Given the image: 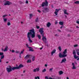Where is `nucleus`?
Listing matches in <instances>:
<instances>
[{"label": "nucleus", "instance_id": "60", "mask_svg": "<svg viewBox=\"0 0 79 79\" xmlns=\"http://www.w3.org/2000/svg\"><path fill=\"white\" fill-rule=\"evenodd\" d=\"M63 28V27L61 26L60 27V29Z\"/></svg>", "mask_w": 79, "mask_h": 79}, {"label": "nucleus", "instance_id": "46", "mask_svg": "<svg viewBox=\"0 0 79 79\" xmlns=\"http://www.w3.org/2000/svg\"><path fill=\"white\" fill-rule=\"evenodd\" d=\"M76 23H77V24H79V21H77L76 22Z\"/></svg>", "mask_w": 79, "mask_h": 79}, {"label": "nucleus", "instance_id": "23", "mask_svg": "<svg viewBox=\"0 0 79 79\" xmlns=\"http://www.w3.org/2000/svg\"><path fill=\"white\" fill-rule=\"evenodd\" d=\"M67 53V49H65L64 50V52H63V54H66Z\"/></svg>", "mask_w": 79, "mask_h": 79}, {"label": "nucleus", "instance_id": "36", "mask_svg": "<svg viewBox=\"0 0 79 79\" xmlns=\"http://www.w3.org/2000/svg\"><path fill=\"white\" fill-rule=\"evenodd\" d=\"M6 21H7V19L6 18H5L4 19V22H6Z\"/></svg>", "mask_w": 79, "mask_h": 79}, {"label": "nucleus", "instance_id": "1", "mask_svg": "<svg viewBox=\"0 0 79 79\" xmlns=\"http://www.w3.org/2000/svg\"><path fill=\"white\" fill-rule=\"evenodd\" d=\"M29 32H28L27 34V37L28 39V40L30 43L32 42V41L31 39V38H34L35 37V33L34 29H33L29 30Z\"/></svg>", "mask_w": 79, "mask_h": 79}, {"label": "nucleus", "instance_id": "44", "mask_svg": "<svg viewBox=\"0 0 79 79\" xmlns=\"http://www.w3.org/2000/svg\"><path fill=\"white\" fill-rule=\"evenodd\" d=\"M15 51L14 50H12V53H15Z\"/></svg>", "mask_w": 79, "mask_h": 79}, {"label": "nucleus", "instance_id": "52", "mask_svg": "<svg viewBox=\"0 0 79 79\" xmlns=\"http://www.w3.org/2000/svg\"><path fill=\"white\" fill-rule=\"evenodd\" d=\"M45 67H47V64H45Z\"/></svg>", "mask_w": 79, "mask_h": 79}, {"label": "nucleus", "instance_id": "45", "mask_svg": "<svg viewBox=\"0 0 79 79\" xmlns=\"http://www.w3.org/2000/svg\"><path fill=\"white\" fill-rule=\"evenodd\" d=\"M48 79H56L53 78H52V77H49L48 78Z\"/></svg>", "mask_w": 79, "mask_h": 79}, {"label": "nucleus", "instance_id": "48", "mask_svg": "<svg viewBox=\"0 0 79 79\" xmlns=\"http://www.w3.org/2000/svg\"><path fill=\"white\" fill-rule=\"evenodd\" d=\"M38 11L39 13H41V11H40V10H38Z\"/></svg>", "mask_w": 79, "mask_h": 79}, {"label": "nucleus", "instance_id": "9", "mask_svg": "<svg viewBox=\"0 0 79 79\" xmlns=\"http://www.w3.org/2000/svg\"><path fill=\"white\" fill-rule=\"evenodd\" d=\"M12 4V3L11 2H10L8 1H7L6 2L4 3V5H10Z\"/></svg>", "mask_w": 79, "mask_h": 79}, {"label": "nucleus", "instance_id": "30", "mask_svg": "<svg viewBox=\"0 0 79 79\" xmlns=\"http://www.w3.org/2000/svg\"><path fill=\"white\" fill-rule=\"evenodd\" d=\"M29 15H30L29 19H31V18H32V14H29Z\"/></svg>", "mask_w": 79, "mask_h": 79}, {"label": "nucleus", "instance_id": "29", "mask_svg": "<svg viewBox=\"0 0 79 79\" xmlns=\"http://www.w3.org/2000/svg\"><path fill=\"white\" fill-rule=\"evenodd\" d=\"M5 58V56L2 55L1 56V60H2V59H3V58Z\"/></svg>", "mask_w": 79, "mask_h": 79}, {"label": "nucleus", "instance_id": "62", "mask_svg": "<svg viewBox=\"0 0 79 79\" xmlns=\"http://www.w3.org/2000/svg\"><path fill=\"white\" fill-rule=\"evenodd\" d=\"M67 79H69L68 77H67Z\"/></svg>", "mask_w": 79, "mask_h": 79}, {"label": "nucleus", "instance_id": "28", "mask_svg": "<svg viewBox=\"0 0 79 79\" xmlns=\"http://www.w3.org/2000/svg\"><path fill=\"white\" fill-rule=\"evenodd\" d=\"M32 61H34V60H35V56H33V58L32 59Z\"/></svg>", "mask_w": 79, "mask_h": 79}, {"label": "nucleus", "instance_id": "14", "mask_svg": "<svg viewBox=\"0 0 79 79\" xmlns=\"http://www.w3.org/2000/svg\"><path fill=\"white\" fill-rule=\"evenodd\" d=\"M56 53V49H54L51 52V55H53L54 53Z\"/></svg>", "mask_w": 79, "mask_h": 79}, {"label": "nucleus", "instance_id": "51", "mask_svg": "<svg viewBox=\"0 0 79 79\" xmlns=\"http://www.w3.org/2000/svg\"><path fill=\"white\" fill-rule=\"evenodd\" d=\"M67 36H68V37H70V35H69V34H68V35H67Z\"/></svg>", "mask_w": 79, "mask_h": 79}, {"label": "nucleus", "instance_id": "16", "mask_svg": "<svg viewBox=\"0 0 79 79\" xmlns=\"http://www.w3.org/2000/svg\"><path fill=\"white\" fill-rule=\"evenodd\" d=\"M50 26H51V23H50L48 22L47 24L46 25V26H47L48 27H49Z\"/></svg>", "mask_w": 79, "mask_h": 79}, {"label": "nucleus", "instance_id": "10", "mask_svg": "<svg viewBox=\"0 0 79 79\" xmlns=\"http://www.w3.org/2000/svg\"><path fill=\"white\" fill-rule=\"evenodd\" d=\"M60 10V9H56L55 12H54V13L55 14L56 16H57L58 15V13L59 12Z\"/></svg>", "mask_w": 79, "mask_h": 79}, {"label": "nucleus", "instance_id": "50", "mask_svg": "<svg viewBox=\"0 0 79 79\" xmlns=\"http://www.w3.org/2000/svg\"><path fill=\"white\" fill-rule=\"evenodd\" d=\"M53 69H49V71H52V70Z\"/></svg>", "mask_w": 79, "mask_h": 79}, {"label": "nucleus", "instance_id": "6", "mask_svg": "<svg viewBox=\"0 0 79 79\" xmlns=\"http://www.w3.org/2000/svg\"><path fill=\"white\" fill-rule=\"evenodd\" d=\"M59 56L60 58H64V57H66L67 56V55L65 54L62 55L61 53L60 52L59 53Z\"/></svg>", "mask_w": 79, "mask_h": 79}, {"label": "nucleus", "instance_id": "21", "mask_svg": "<svg viewBox=\"0 0 79 79\" xmlns=\"http://www.w3.org/2000/svg\"><path fill=\"white\" fill-rule=\"evenodd\" d=\"M59 24L60 25H61V26H63L64 24L63 22L61 21L59 22Z\"/></svg>", "mask_w": 79, "mask_h": 79}, {"label": "nucleus", "instance_id": "42", "mask_svg": "<svg viewBox=\"0 0 79 79\" xmlns=\"http://www.w3.org/2000/svg\"><path fill=\"white\" fill-rule=\"evenodd\" d=\"M16 53H19V51H16L15 52Z\"/></svg>", "mask_w": 79, "mask_h": 79}, {"label": "nucleus", "instance_id": "53", "mask_svg": "<svg viewBox=\"0 0 79 79\" xmlns=\"http://www.w3.org/2000/svg\"><path fill=\"white\" fill-rule=\"evenodd\" d=\"M2 51H3L4 52V50H3V48H2L1 49Z\"/></svg>", "mask_w": 79, "mask_h": 79}, {"label": "nucleus", "instance_id": "63", "mask_svg": "<svg viewBox=\"0 0 79 79\" xmlns=\"http://www.w3.org/2000/svg\"><path fill=\"white\" fill-rule=\"evenodd\" d=\"M58 31L59 32H60L61 31L60 30H58Z\"/></svg>", "mask_w": 79, "mask_h": 79}, {"label": "nucleus", "instance_id": "3", "mask_svg": "<svg viewBox=\"0 0 79 79\" xmlns=\"http://www.w3.org/2000/svg\"><path fill=\"white\" fill-rule=\"evenodd\" d=\"M6 70L7 71L8 73H10L12 71H14L16 69V68L15 67H12L11 65H8V67L6 68Z\"/></svg>", "mask_w": 79, "mask_h": 79}, {"label": "nucleus", "instance_id": "40", "mask_svg": "<svg viewBox=\"0 0 79 79\" xmlns=\"http://www.w3.org/2000/svg\"><path fill=\"white\" fill-rule=\"evenodd\" d=\"M37 71V70H36V69H35L33 70V72H34L35 73Z\"/></svg>", "mask_w": 79, "mask_h": 79}, {"label": "nucleus", "instance_id": "59", "mask_svg": "<svg viewBox=\"0 0 79 79\" xmlns=\"http://www.w3.org/2000/svg\"><path fill=\"white\" fill-rule=\"evenodd\" d=\"M65 16L66 17V18H67V16L66 15H65Z\"/></svg>", "mask_w": 79, "mask_h": 79}, {"label": "nucleus", "instance_id": "24", "mask_svg": "<svg viewBox=\"0 0 79 79\" xmlns=\"http://www.w3.org/2000/svg\"><path fill=\"white\" fill-rule=\"evenodd\" d=\"M63 74V72L62 71H60L59 72V74L60 75H61V74Z\"/></svg>", "mask_w": 79, "mask_h": 79}, {"label": "nucleus", "instance_id": "11", "mask_svg": "<svg viewBox=\"0 0 79 79\" xmlns=\"http://www.w3.org/2000/svg\"><path fill=\"white\" fill-rule=\"evenodd\" d=\"M24 49H23L22 51H21L20 53H19V57L20 58H21V54H23V53H24Z\"/></svg>", "mask_w": 79, "mask_h": 79}, {"label": "nucleus", "instance_id": "56", "mask_svg": "<svg viewBox=\"0 0 79 79\" xmlns=\"http://www.w3.org/2000/svg\"><path fill=\"white\" fill-rule=\"evenodd\" d=\"M55 36H56H56H57V34H56L55 35Z\"/></svg>", "mask_w": 79, "mask_h": 79}, {"label": "nucleus", "instance_id": "27", "mask_svg": "<svg viewBox=\"0 0 79 79\" xmlns=\"http://www.w3.org/2000/svg\"><path fill=\"white\" fill-rule=\"evenodd\" d=\"M39 21V19H38V17H37L35 19V22L36 23H37Z\"/></svg>", "mask_w": 79, "mask_h": 79}, {"label": "nucleus", "instance_id": "8", "mask_svg": "<svg viewBox=\"0 0 79 79\" xmlns=\"http://www.w3.org/2000/svg\"><path fill=\"white\" fill-rule=\"evenodd\" d=\"M15 69H19L21 68H23L24 67V66L22 64H20L19 66L15 67Z\"/></svg>", "mask_w": 79, "mask_h": 79}, {"label": "nucleus", "instance_id": "15", "mask_svg": "<svg viewBox=\"0 0 79 79\" xmlns=\"http://www.w3.org/2000/svg\"><path fill=\"white\" fill-rule=\"evenodd\" d=\"M72 65L73 66L72 68L73 69H76V68L75 67V65L74 63H72Z\"/></svg>", "mask_w": 79, "mask_h": 79}, {"label": "nucleus", "instance_id": "43", "mask_svg": "<svg viewBox=\"0 0 79 79\" xmlns=\"http://www.w3.org/2000/svg\"><path fill=\"white\" fill-rule=\"evenodd\" d=\"M39 28H40V27H39V26H36V29H39Z\"/></svg>", "mask_w": 79, "mask_h": 79}, {"label": "nucleus", "instance_id": "35", "mask_svg": "<svg viewBox=\"0 0 79 79\" xmlns=\"http://www.w3.org/2000/svg\"><path fill=\"white\" fill-rule=\"evenodd\" d=\"M45 71H46V69H44L42 71L43 73H44V72H45Z\"/></svg>", "mask_w": 79, "mask_h": 79}, {"label": "nucleus", "instance_id": "49", "mask_svg": "<svg viewBox=\"0 0 79 79\" xmlns=\"http://www.w3.org/2000/svg\"><path fill=\"white\" fill-rule=\"evenodd\" d=\"M29 3V2H28V1H26V3H27H27Z\"/></svg>", "mask_w": 79, "mask_h": 79}, {"label": "nucleus", "instance_id": "31", "mask_svg": "<svg viewBox=\"0 0 79 79\" xmlns=\"http://www.w3.org/2000/svg\"><path fill=\"white\" fill-rule=\"evenodd\" d=\"M35 79H40V77L39 76L36 77L35 78Z\"/></svg>", "mask_w": 79, "mask_h": 79}, {"label": "nucleus", "instance_id": "37", "mask_svg": "<svg viewBox=\"0 0 79 79\" xmlns=\"http://www.w3.org/2000/svg\"><path fill=\"white\" fill-rule=\"evenodd\" d=\"M7 25L8 26H10V25H11V23L10 22H8L7 23Z\"/></svg>", "mask_w": 79, "mask_h": 79}, {"label": "nucleus", "instance_id": "5", "mask_svg": "<svg viewBox=\"0 0 79 79\" xmlns=\"http://www.w3.org/2000/svg\"><path fill=\"white\" fill-rule=\"evenodd\" d=\"M42 11L44 13H47V12H48L49 11V9H48L47 7H43L42 8Z\"/></svg>", "mask_w": 79, "mask_h": 79}, {"label": "nucleus", "instance_id": "39", "mask_svg": "<svg viewBox=\"0 0 79 79\" xmlns=\"http://www.w3.org/2000/svg\"><path fill=\"white\" fill-rule=\"evenodd\" d=\"M29 51H31V52H34V50L32 49H29Z\"/></svg>", "mask_w": 79, "mask_h": 79}, {"label": "nucleus", "instance_id": "58", "mask_svg": "<svg viewBox=\"0 0 79 79\" xmlns=\"http://www.w3.org/2000/svg\"><path fill=\"white\" fill-rule=\"evenodd\" d=\"M6 2V0H4L3 1V2Z\"/></svg>", "mask_w": 79, "mask_h": 79}, {"label": "nucleus", "instance_id": "2", "mask_svg": "<svg viewBox=\"0 0 79 79\" xmlns=\"http://www.w3.org/2000/svg\"><path fill=\"white\" fill-rule=\"evenodd\" d=\"M44 28H40L39 30V32H40V34L41 35H42V36L43 37L42 38V39L44 42V43H47V38L44 36Z\"/></svg>", "mask_w": 79, "mask_h": 79}, {"label": "nucleus", "instance_id": "57", "mask_svg": "<svg viewBox=\"0 0 79 79\" xmlns=\"http://www.w3.org/2000/svg\"><path fill=\"white\" fill-rule=\"evenodd\" d=\"M42 48H40V50H42Z\"/></svg>", "mask_w": 79, "mask_h": 79}, {"label": "nucleus", "instance_id": "34", "mask_svg": "<svg viewBox=\"0 0 79 79\" xmlns=\"http://www.w3.org/2000/svg\"><path fill=\"white\" fill-rule=\"evenodd\" d=\"M36 71H39L40 70V69L39 68H36Z\"/></svg>", "mask_w": 79, "mask_h": 79}, {"label": "nucleus", "instance_id": "17", "mask_svg": "<svg viewBox=\"0 0 79 79\" xmlns=\"http://www.w3.org/2000/svg\"><path fill=\"white\" fill-rule=\"evenodd\" d=\"M64 14H66V15H69V14L67 13V10H64Z\"/></svg>", "mask_w": 79, "mask_h": 79}, {"label": "nucleus", "instance_id": "41", "mask_svg": "<svg viewBox=\"0 0 79 79\" xmlns=\"http://www.w3.org/2000/svg\"><path fill=\"white\" fill-rule=\"evenodd\" d=\"M7 15H4L2 17L3 18H5L6 16H7Z\"/></svg>", "mask_w": 79, "mask_h": 79}, {"label": "nucleus", "instance_id": "25", "mask_svg": "<svg viewBox=\"0 0 79 79\" xmlns=\"http://www.w3.org/2000/svg\"><path fill=\"white\" fill-rule=\"evenodd\" d=\"M37 36L38 37L39 39H41V36H40V35H37Z\"/></svg>", "mask_w": 79, "mask_h": 79}, {"label": "nucleus", "instance_id": "61", "mask_svg": "<svg viewBox=\"0 0 79 79\" xmlns=\"http://www.w3.org/2000/svg\"><path fill=\"white\" fill-rule=\"evenodd\" d=\"M25 71H24V70L23 71V73H25Z\"/></svg>", "mask_w": 79, "mask_h": 79}, {"label": "nucleus", "instance_id": "64", "mask_svg": "<svg viewBox=\"0 0 79 79\" xmlns=\"http://www.w3.org/2000/svg\"><path fill=\"white\" fill-rule=\"evenodd\" d=\"M9 50L10 52H12V51H11V50Z\"/></svg>", "mask_w": 79, "mask_h": 79}, {"label": "nucleus", "instance_id": "55", "mask_svg": "<svg viewBox=\"0 0 79 79\" xmlns=\"http://www.w3.org/2000/svg\"><path fill=\"white\" fill-rule=\"evenodd\" d=\"M76 28H79V27L77 26L76 27Z\"/></svg>", "mask_w": 79, "mask_h": 79}, {"label": "nucleus", "instance_id": "19", "mask_svg": "<svg viewBox=\"0 0 79 79\" xmlns=\"http://www.w3.org/2000/svg\"><path fill=\"white\" fill-rule=\"evenodd\" d=\"M4 53L3 52H0V56H2V55H3ZM2 62V60H1V59H0V63Z\"/></svg>", "mask_w": 79, "mask_h": 79}, {"label": "nucleus", "instance_id": "33", "mask_svg": "<svg viewBox=\"0 0 79 79\" xmlns=\"http://www.w3.org/2000/svg\"><path fill=\"white\" fill-rule=\"evenodd\" d=\"M27 63H31V60H28L27 61Z\"/></svg>", "mask_w": 79, "mask_h": 79}, {"label": "nucleus", "instance_id": "18", "mask_svg": "<svg viewBox=\"0 0 79 79\" xmlns=\"http://www.w3.org/2000/svg\"><path fill=\"white\" fill-rule=\"evenodd\" d=\"M26 46L27 48H31V49H32V48L31 47H29V45H28V44H26Z\"/></svg>", "mask_w": 79, "mask_h": 79}, {"label": "nucleus", "instance_id": "54", "mask_svg": "<svg viewBox=\"0 0 79 79\" xmlns=\"http://www.w3.org/2000/svg\"><path fill=\"white\" fill-rule=\"evenodd\" d=\"M8 63H9V62H8V61L6 62V63L7 64H8Z\"/></svg>", "mask_w": 79, "mask_h": 79}, {"label": "nucleus", "instance_id": "38", "mask_svg": "<svg viewBox=\"0 0 79 79\" xmlns=\"http://www.w3.org/2000/svg\"><path fill=\"white\" fill-rule=\"evenodd\" d=\"M78 45L77 44L73 46L74 47H78Z\"/></svg>", "mask_w": 79, "mask_h": 79}, {"label": "nucleus", "instance_id": "20", "mask_svg": "<svg viewBox=\"0 0 79 79\" xmlns=\"http://www.w3.org/2000/svg\"><path fill=\"white\" fill-rule=\"evenodd\" d=\"M7 49H8V47L7 46H6L5 48V49L4 50V52H6V51H7L8 50Z\"/></svg>", "mask_w": 79, "mask_h": 79}, {"label": "nucleus", "instance_id": "13", "mask_svg": "<svg viewBox=\"0 0 79 79\" xmlns=\"http://www.w3.org/2000/svg\"><path fill=\"white\" fill-rule=\"evenodd\" d=\"M65 61H66V58L63 59L61 62V63H65Z\"/></svg>", "mask_w": 79, "mask_h": 79}, {"label": "nucleus", "instance_id": "7", "mask_svg": "<svg viewBox=\"0 0 79 79\" xmlns=\"http://www.w3.org/2000/svg\"><path fill=\"white\" fill-rule=\"evenodd\" d=\"M73 54L74 55L73 57L75 58V59H77V58H78V56H76V51H75V50H73Z\"/></svg>", "mask_w": 79, "mask_h": 79}, {"label": "nucleus", "instance_id": "26", "mask_svg": "<svg viewBox=\"0 0 79 79\" xmlns=\"http://www.w3.org/2000/svg\"><path fill=\"white\" fill-rule=\"evenodd\" d=\"M75 4H79V1H77L74 2Z\"/></svg>", "mask_w": 79, "mask_h": 79}, {"label": "nucleus", "instance_id": "47", "mask_svg": "<svg viewBox=\"0 0 79 79\" xmlns=\"http://www.w3.org/2000/svg\"><path fill=\"white\" fill-rule=\"evenodd\" d=\"M45 78L46 79H48V77H45Z\"/></svg>", "mask_w": 79, "mask_h": 79}, {"label": "nucleus", "instance_id": "4", "mask_svg": "<svg viewBox=\"0 0 79 79\" xmlns=\"http://www.w3.org/2000/svg\"><path fill=\"white\" fill-rule=\"evenodd\" d=\"M45 2H43L42 3V7H44V6H47L48 5V2L47 0H45Z\"/></svg>", "mask_w": 79, "mask_h": 79}, {"label": "nucleus", "instance_id": "32", "mask_svg": "<svg viewBox=\"0 0 79 79\" xmlns=\"http://www.w3.org/2000/svg\"><path fill=\"white\" fill-rule=\"evenodd\" d=\"M58 49L59 51H60V52H61V47H59Z\"/></svg>", "mask_w": 79, "mask_h": 79}, {"label": "nucleus", "instance_id": "22", "mask_svg": "<svg viewBox=\"0 0 79 79\" xmlns=\"http://www.w3.org/2000/svg\"><path fill=\"white\" fill-rule=\"evenodd\" d=\"M76 52L77 55L79 56V49H77L76 50Z\"/></svg>", "mask_w": 79, "mask_h": 79}, {"label": "nucleus", "instance_id": "12", "mask_svg": "<svg viewBox=\"0 0 79 79\" xmlns=\"http://www.w3.org/2000/svg\"><path fill=\"white\" fill-rule=\"evenodd\" d=\"M30 58V55H27L26 56L24 57V58L25 60H26V59H27V58Z\"/></svg>", "mask_w": 79, "mask_h": 79}]
</instances>
